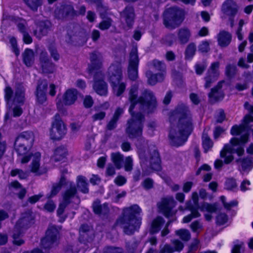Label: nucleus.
<instances>
[{"mask_svg":"<svg viewBox=\"0 0 253 253\" xmlns=\"http://www.w3.org/2000/svg\"><path fill=\"white\" fill-rule=\"evenodd\" d=\"M137 87L133 86L129 91V100L130 106L129 111L131 115V119L128 121L127 127L126 132L130 138H135L140 136L142 132V122L144 118L143 116L137 113L134 114L132 112L135 106H138L142 110H147L148 112L152 111L157 105L156 99L150 91H146L142 96L137 99Z\"/></svg>","mask_w":253,"mask_h":253,"instance_id":"nucleus-1","label":"nucleus"},{"mask_svg":"<svg viewBox=\"0 0 253 253\" xmlns=\"http://www.w3.org/2000/svg\"><path fill=\"white\" fill-rule=\"evenodd\" d=\"M172 244L174 246V250L175 251L180 252L183 248V244L180 241L177 240H174L172 242Z\"/></svg>","mask_w":253,"mask_h":253,"instance_id":"nucleus-61","label":"nucleus"},{"mask_svg":"<svg viewBox=\"0 0 253 253\" xmlns=\"http://www.w3.org/2000/svg\"><path fill=\"white\" fill-rule=\"evenodd\" d=\"M226 188L229 189L235 188L237 186L236 181L233 178H228L225 182Z\"/></svg>","mask_w":253,"mask_h":253,"instance_id":"nucleus-60","label":"nucleus"},{"mask_svg":"<svg viewBox=\"0 0 253 253\" xmlns=\"http://www.w3.org/2000/svg\"><path fill=\"white\" fill-rule=\"evenodd\" d=\"M219 62H215L211 64V66L208 71L207 76L206 77V84L205 86L206 88L209 87L211 83L217 79L219 75Z\"/></svg>","mask_w":253,"mask_h":253,"instance_id":"nucleus-17","label":"nucleus"},{"mask_svg":"<svg viewBox=\"0 0 253 253\" xmlns=\"http://www.w3.org/2000/svg\"><path fill=\"white\" fill-rule=\"evenodd\" d=\"M105 115L106 113L105 112L99 111L93 115L91 117V118L93 122L100 121L104 118Z\"/></svg>","mask_w":253,"mask_h":253,"instance_id":"nucleus-57","label":"nucleus"},{"mask_svg":"<svg viewBox=\"0 0 253 253\" xmlns=\"http://www.w3.org/2000/svg\"><path fill=\"white\" fill-rule=\"evenodd\" d=\"M124 168L126 171H130L133 168V160L130 156L126 158L124 162Z\"/></svg>","mask_w":253,"mask_h":253,"instance_id":"nucleus-46","label":"nucleus"},{"mask_svg":"<svg viewBox=\"0 0 253 253\" xmlns=\"http://www.w3.org/2000/svg\"><path fill=\"white\" fill-rule=\"evenodd\" d=\"M47 86V84L45 81H42L37 86L36 95L39 103L42 104L46 100L45 90Z\"/></svg>","mask_w":253,"mask_h":253,"instance_id":"nucleus-21","label":"nucleus"},{"mask_svg":"<svg viewBox=\"0 0 253 253\" xmlns=\"http://www.w3.org/2000/svg\"><path fill=\"white\" fill-rule=\"evenodd\" d=\"M59 238L58 229L56 227L51 226L47 229L46 236L42 239L41 243L44 248H49L57 244Z\"/></svg>","mask_w":253,"mask_h":253,"instance_id":"nucleus-11","label":"nucleus"},{"mask_svg":"<svg viewBox=\"0 0 253 253\" xmlns=\"http://www.w3.org/2000/svg\"><path fill=\"white\" fill-rule=\"evenodd\" d=\"M40 64L42 72L44 73H51L55 70L54 65L47 58V53L42 52L40 55Z\"/></svg>","mask_w":253,"mask_h":253,"instance_id":"nucleus-20","label":"nucleus"},{"mask_svg":"<svg viewBox=\"0 0 253 253\" xmlns=\"http://www.w3.org/2000/svg\"><path fill=\"white\" fill-rule=\"evenodd\" d=\"M191 213L190 214L185 216L183 218V223H188L193 218H197L200 216V213L198 211L197 209H195L194 208H192L190 209Z\"/></svg>","mask_w":253,"mask_h":253,"instance_id":"nucleus-42","label":"nucleus"},{"mask_svg":"<svg viewBox=\"0 0 253 253\" xmlns=\"http://www.w3.org/2000/svg\"><path fill=\"white\" fill-rule=\"evenodd\" d=\"M26 22L24 20L21 21V22L18 24V28L19 30L23 34V41L25 43L29 44L32 42V39L31 36L27 33L26 30V28L25 26Z\"/></svg>","mask_w":253,"mask_h":253,"instance_id":"nucleus-36","label":"nucleus"},{"mask_svg":"<svg viewBox=\"0 0 253 253\" xmlns=\"http://www.w3.org/2000/svg\"><path fill=\"white\" fill-rule=\"evenodd\" d=\"M72 187L73 182L67 180L64 176H62L58 182L53 185V190L72 188Z\"/></svg>","mask_w":253,"mask_h":253,"instance_id":"nucleus-34","label":"nucleus"},{"mask_svg":"<svg viewBox=\"0 0 253 253\" xmlns=\"http://www.w3.org/2000/svg\"><path fill=\"white\" fill-rule=\"evenodd\" d=\"M192 200L196 208H199L201 211H207L209 212H213L216 210L217 207L215 204L211 205L204 203L201 206L198 205V194L194 192L192 195Z\"/></svg>","mask_w":253,"mask_h":253,"instance_id":"nucleus-23","label":"nucleus"},{"mask_svg":"<svg viewBox=\"0 0 253 253\" xmlns=\"http://www.w3.org/2000/svg\"><path fill=\"white\" fill-rule=\"evenodd\" d=\"M184 16L183 9L176 7H170L164 13V24L168 29H174L181 24Z\"/></svg>","mask_w":253,"mask_h":253,"instance_id":"nucleus-6","label":"nucleus"},{"mask_svg":"<svg viewBox=\"0 0 253 253\" xmlns=\"http://www.w3.org/2000/svg\"><path fill=\"white\" fill-rule=\"evenodd\" d=\"M76 191H66V192L64 197V202L59 205V208L57 210L58 215H61L64 211L66 205L68 203V200L70 199L74 198V195Z\"/></svg>","mask_w":253,"mask_h":253,"instance_id":"nucleus-32","label":"nucleus"},{"mask_svg":"<svg viewBox=\"0 0 253 253\" xmlns=\"http://www.w3.org/2000/svg\"><path fill=\"white\" fill-rule=\"evenodd\" d=\"M121 16L126 21L128 26L130 27L133 23L134 17L133 8L131 7H126L121 14Z\"/></svg>","mask_w":253,"mask_h":253,"instance_id":"nucleus-29","label":"nucleus"},{"mask_svg":"<svg viewBox=\"0 0 253 253\" xmlns=\"http://www.w3.org/2000/svg\"><path fill=\"white\" fill-rule=\"evenodd\" d=\"M123 250L120 248L107 247L104 250L103 253H122Z\"/></svg>","mask_w":253,"mask_h":253,"instance_id":"nucleus-56","label":"nucleus"},{"mask_svg":"<svg viewBox=\"0 0 253 253\" xmlns=\"http://www.w3.org/2000/svg\"><path fill=\"white\" fill-rule=\"evenodd\" d=\"M25 3L32 9L36 10L42 3V0H24Z\"/></svg>","mask_w":253,"mask_h":253,"instance_id":"nucleus-45","label":"nucleus"},{"mask_svg":"<svg viewBox=\"0 0 253 253\" xmlns=\"http://www.w3.org/2000/svg\"><path fill=\"white\" fill-rule=\"evenodd\" d=\"M179 118L176 125H173L169 131V138L170 143L175 146L182 145L186 141L188 135L192 129V125L189 111L185 107L177 110L170 120L174 116Z\"/></svg>","mask_w":253,"mask_h":253,"instance_id":"nucleus-3","label":"nucleus"},{"mask_svg":"<svg viewBox=\"0 0 253 253\" xmlns=\"http://www.w3.org/2000/svg\"><path fill=\"white\" fill-rule=\"evenodd\" d=\"M196 49L195 44L193 43H190L185 50V58L187 59H191L195 55Z\"/></svg>","mask_w":253,"mask_h":253,"instance_id":"nucleus-41","label":"nucleus"},{"mask_svg":"<svg viewBox=\"0 0 253 253\" xmlns=\"http://www.w3.org/2000/svg\"><path fill=\"white\" fill-rule=\"evenodd\" d=\"M164 222L165 221L162 217H157L152 222L151 231L154 233L158 232L161 226L164 224Z\"/></svg>","mask_w":253,"mask_h":253,"instance_id":"nucleus-39","label":"nucleus"},{"mask_svg":"<svg viewBox=\"0 0 253 253\" xmlns=\"http://www.w3.org/2000/svg\"><path fill=\"white\" fill-rule=\"evenodd\" d=\"M223 12L230 16L235 15L238 11V6L232 0H227L222 5Z\"/></svg>","mask_w":253,"mask_h":253,"instance_id":"nucleus-24","label":"nucleus"},{"mask_svg":"<svg viewBox=\"0 0 253 253\" xmlns=\"http://www.w3.org/2000/svg\"><path fill=\"white\" fill-rule=\"evenodd\" d=\"M174 206L175 202L171 197L163 199L161 202L158 204L159 209L166 217L172 215L173 213L171 210Z\"/></svg>","mask_w":253,"mask_h":253,"instance_id":"nucleus-18","label":"nucleus"},{"mask_svg":"<svg viewBox=\"0 0 253 253\" xmlns=\"http://www.w3.org/2000/svg\"><path fill=\"white\" fill-rule=\"evenodd\" d=\"M202 144L205 153L208 152L213 146V142L206 133H203Z\"/></svg>","mask_w":253,"mask_h":253,"instance_id":"nucleus-38","label":"nucleus"},{"mask_svg":"<svg viewBox=\"0 0 253 253\" xmlns=\"http://www.w3.org/2000/svg\"><path fill=\"white\" fill-rule=\"evenodd\" d=\"M41 158V154L39 152H36L31 155L30 171L36 175H41L46 172V169L42 165Z\"/></svg>","mask_w":253,"mask_h":253,"instance_id":"nucleus-15","label":"nucleus"},{"mask_svg":"<svg viewBox=\"0 0 253 253\" xmlns=\"http://www.w3.org/2000/svg\"><path fill=\"white\" fill-rule=\"evenodd\" d=\"M32 147L25 144L15 143V150L18 154V160L21 163L26 164L30 161L32 155L30 151Z\"/></svg>","mask_w":253,"mask_h":253,"instance_id":"nucleus-16","label":"nucleus"},{"mask_svg":"<svg viewBox=\"0 0 253 253\" xmlns=\"http://www.w3.org/2000/svg\"><path fill=\"white\" fill-rule=\"evenodd\" d=\"M142 210L137 205H133L123 210L122 215L116 222V224L123 228L124 232L128 235L131 234L139 228L141 219L137 218Z\"/></svg>","mask_w":253,"mask_h":253,"instance_id":"nucleus-4","label":"nucleus"},{"mask_svg":"<svg viewBox=\"0 0 253 253\" xmlns=\"http://www.w3.org/2000/svg\"><path fill=\"white\" fill-rule=\"evenodd\" d=\"M190 36V31L187 28H181L178 31V38L182 43H186L189 41Z\"/></svg>","mask_w":253,"mask_h":253,"instance_id":"nucleus-35","label":"nucleus"},{"mask_svg":"<svg viewBox=\"0 0 253 253\" xmlns=\"http://www.w3.org/2000/svg\"><path fill=\"white\" fill-rule=\"evenodd\" d=\"M232 40L231 35L228 32L222 31L217 35L218 44L221 47L228 46Z\"/></svg>","mask_w":253,"mask_h":253,"instance_id":"nucleus-25","label":"nucleus"},{"mask_svg":"<svg viewBox=\"0 0 253 253\" xmlns=\"http://www.w3.org/2000/svg\"><path fill=\"white\" fill-rule=\"evenodd\" d=\"M227 216L225 213H220L216 217V222L219 225H223L227 221Z\"/></svg>","mask_w":253,"mask_h":253,"instance_id":"nucleus-58","label":"nucleus"},{"mask_svg":"<svg viewBox=\"0 0 253 253\" xmlns=\"http://www.w3.org/2000/svg\"><path fill=\"white\" fill-rule=\"evenodd\" d=\"M93 210L96 214H105L109 212V209L108 205L104 204L100 205V202L97 200L95 201L92 205Z\"/></svg>","mask_w":253,"mask_h":253,"instance_id":"nucleus-30","label":"nucleus"},{"mask_svg":"<svg viewBox=\"0 0 253 253\" xmlns=\"http://www.w3.org/2000/svg\"><path fill=\"white\" fill-rule=\"evenodd\" d=\"M10 174L12 176L18 175L20 179H24L27 177V174L20 169H14L11 171Z\"/></svg>","mask_w":253,"mask_h":253,"instance_id":"nucleus-49","label":"nucleus"},{"mask_svg":"<svg viewBox=\"0 0 253 253\" xmlns=\"http://www.w3.org/2000/svg\"><path fill=\"white\" fill-rule=\"evenodd\" d=\"M245 109L248 110L250 114L244 118L242 124L240 126H234L231 129V134L233 135H238L245 132L239 139L233 137L230 140L229 143L224 145L220 152V156L224 158V162L229 164L233 159V153H237L238 156H242L244 153V146L248 141L249 134L246 131L249 125L253 122V105H250L248 102L244 104Z\"/></svg>","mask_w":253,"mask_h":253,"instance_id":"nucleus-2","label":"nucleus"},{"mask_svg":"<svg viewBox=\"0 0 253 253\" xmlns=\"http://www.w3.org/2000/svg\"><path fill=\"white\" fill-rule=\"evenodd\" d=\"M142 185L144 188L152 189L154 188V183L152 179L146 178L142 182Z\"/></svg>","mask_w":253,"mask_h":253,"instance_id":"nucleus-59","label":"nucleus"},{"mask_svg":"<svg viewBox=\"0 0 253 253\" xmlns=\"http://www.w3.org/2000/svg\"><path fill=\"white\" fill-rule=\"evenodd\" d=\"M108 74L113 93L116 96H120L125 90L126 87L124 83L120 82L122 78V67L120 63L112 64L108 69Z\"/></svg>","mask_w":253,"mask_h":253,"instance_id":"nucleus-5","label":"nucleus"},{"mask_svg":"<svg viewBox=\"0 0 253 253\" xmlns=\"http://www.w3.org/2000/svg\"><path fill=\"white\" fill-rule=\"evenodd\" d=\"M78 91L75 89H69L63 95L62 98H57L56 105L59 110L63 109L64 106L73 104L78 98Z\"/></svg>","mask_w":253,"mask_h":253,"instance_id":"nucleus-10","label":"nucleus"},{"mask_svg":"<svg viewBox=\"0 0 253 253\" xmlns=\"http://www.w3.org/2000/svg\"><path fill=\"white\" fill-rule=\"evenodd\" d=\"M151 68L154 71H160V72L156 74H152L150 71L147 72L146 76L149 84L154 85L157 82L163 81L166 73L165 65L159 61L154 60L151 64Z\"/></svg>","mask_w":253,"mask_h":253,"instance_id":"nucleus-8","label":"nucleus"},{"mask_svg":"<svg viewBox=\"0 0 253 253\" xmlns=\"http://www.w3.org/2000/svg\"><path fill=\"white\" fill-rule=\"evenodd\" d=\"M29 219L28 217L24 216L16 223L12 236L14 244L20 246L24 243V241L21 239L20 237L23 229L28 227Z\"/></svg>","mask_w":253,"mask_h":253,"instance_id":"nucleus-12","label":"nucleus"},{"mask_svg":"<svg viewBox=\"0 0 253 253\" xmlns=\"http://www.w3.org/2000/svg\"><path fill=\"white\" fill-rule=\"evenodd\" d=\"M48 28L44 23H42L35 31V35L39 38L45 35L48 32Z\"/></svg>","mask_w":253,"mask_h":253,"instance_id":"nucleus-40","label":"nucleus"},{"mask_svg":"<svg viewBox=\"0 0 253 253\" xmlns=\"http://www.w3.org/2000/svg\"><path fill=\"white\" fill-rule=\"evenodd\" d=\"M111 199L112 200L117 202L120 198L124 197L126 195V193L122 191L121 193H119L117 191H111Z\"/></svg>","mask_w":253,"mask_h":253,"instance_id":"nucleus-52","label":"nucleus"},{"mask_svg":"<svg viewBox=\"0 0 253 253\" xmlns=\"http://www.w3.org/2000/svg\"><path fill=\"white\" fill-rule=\"evenodd\" d=\"M190 228L193 232L199 234L203 229V225L199 221L196 220L191 224Z\"/></svg>","mask_w":253,"mask_h":253,"instance_id":"nucleus-47","label":"nucleus"},{"mask_svg":"<svg viewBox=\"0 0 253 253\" xmlns=\"http://www.w3.org/2000/svg\"><path fill=\"white\" fill-rule=\"evenodd\" d=\"M174 252V249L170 245L165 244L160 245L159 253H172Z\"/></svg>","mask_w":253,"mask_h":253,"instance_id":"nucleus-48","label":"nucleus"},{"mask_svg":"<svg viewBox=\"0 0 253 253\" xmlns=\"http://www.w3.org/2000/svg\"><path fill=\"white\" fill-rule=\"evenodd\" d=\"M139 156L142 160H148L150 163L152 168L155 170H159L161 169L160 159L158 152L154 149L152 154H148V152H139Z\"/></svg>","mask_w":253,"mask_h":253,"instance_id":"nucleus-14","label":"nucleus"},{"mask_svg":"<svg viewBox=\"0 0 253 253\" xmlns=\"http://www.w3.org/2000/svg\"><path fill=\"white\" fill-rule=\"evenodd\" d=\"M93 103V99L90 95L85 96L83 101V104L85 108H89L91 107Z\"/></svg>","mask_w":253,"mask_h":253,"instance_id":"nucleus-51","label":"nucleus"},{"mask_svg":"<svg viewBox=\"0 0 253 253\" xmlns=\"http://www.w3.org/2000/svg\"><path fill=\"white\" fill-rule=\"evenodd\" d=\"M93 88L99 95L106 96L108 93L107 84L103 80H98L96 77H95Z\"/></svg>","mask_w":253,"mask_h":253,"instance_id":"nucleus-22","label":"nucleus"},{"mask_svg":"<svg viewBox=\"0 0 253 253\" xmlns=\"http://www.w3.org/2000/svg\"><path fill=\"white\" fill-rule=\"evenodd\" d=\"M77 187L79 189H87L88 184L85 177L83 176H78L77 178Z\"/></svg>","mask_w":253,"mask_h":253,"instance_id":"nucleus-44","label":"nucleus"},{"mask_svg":"<svg viewBox=\"0 0 253 253\" xmlns=\"http://www.w3.org/2000/svg\"><path fill=\"white\" fill-rule=\"evenodd\" d=\"M175 233L183 241H188L191 237L190 233L187 229H181L176 231Z\"/></svg>","mask_w":253,"mask_h":253,"instance_id":"nucleus-43","label":"nucleus"},{"mask_svg":"<svg viewBox=\"0 0 253 253\" xmlns=\"http://www.w3.org/2000/svg\"><path fill=\"white\" fill-rule=\"evenodd\" d=\"M223 84H224V81L220 82L216 87L211 89V92L209 94V96L211 100L213 99L215 100H219L224 97V94L220 90Z\"/></svg>","mask_w":253,"mask_h":253,"instance_id":"nucleus-26","label":"nucleus"},{"mask_svg":"<svg viewBox=\"0 0 253 253\" xmlns=\"http://www.w3.org/2000/svg\"><path fill=\"white\" fill-rule=\"evenodd\" d=\"M4 97L7 104L10 105L12 103H23L24 101V89L21 86L13 92L12 88L6 85L4 88Z\"/></svg>","mask_w":253,"mask_h":253,"instance_id":"nucleus-9","label":"nucleus"},{"mask_svg":"<svg viewBox=\"0 0 253 253\" xmlns=\"http://www.w3.org/2000/svg\"><path fill=\"white\" fill-rule=\"evenodd\" d=\"M35 136L32 131H24L20 133L16 138L15 143L33 146Z\"/></svg>","mask_w":253,"mask_h":253,"instance_id":"nucleus-19","label":"nucleus"},{"mask_svg":"<svg viewBox=\"0 0 253 253\" xmlns=\"http://www.w3.org/2000/svg\"><path fill=\"white\" fill-rule=\"evenodd\" d=\"M10 42L12 46L13 51L15 53L16 56L19 55L20 52L19 49L17 48V42L15 38L12 37L10 39Z\"/></svg>","mask_w":253,"mask_h":253,"instance_id":"nucleus-62","label":"nucleus"},{"mask_svg":"<svg viewBox=\"0 0 253 253\" xmlns=\"http://www.w3.org/2000/svg\"><path fill=\"white\" fill-rule=\"evenodd\" d=\"M91 64L89 66L90 71L100 69L102 67V60L100 56L96 53L90 55Z\"/></svg>","mask_w":253,"mask_h":253,"instance_id":"nucleus-31","label":"nucleus"},{"mask_svg":"<svg viewBox=\"0 0 253 253\" xmlns=\"http://www.w3.org/2000/svg\"><path fill=\"white\" fill-rule=\"evenodd\" d=\"M137 51L136 48H133L130 54V58L128 67L129 78L135 80L138 76L137 67L138 65Z\"/></svg>","mask_w":253,"mask_h":253,"instance_id":"nucleus-13","label":"nucleus"},{"mask_svg":"<svg viewBox=\"0 0 253 253\" xmlns=\"http://www.w3.org/2000/svg\"><path fill=\"white\" fill-rule=\"evenodd\" d=\"M67 128L60 116L56 114L53 118L49 130V136L52 139L60 140L66 134Z\"/></svg>","mask_w":253,"mask_h":253,"instance_id":"nucleus-7","label":"nucleus"},{"mask_svg":"<svg viewBox=\"0 0 253 253\" xmlns=\"http://www.w3.org/2000/svg\"><path fill=\"white\" fill-rule=\"evenodd\" d=\"M239 162L244 170L251 168L253 166V162L249 159L239 161Z\"/></svg>","mask_w":253,"mask_h":253,"instance_id":"nucleus-53","label":"nucleus"},{"mask_svg":"<svg viewBox=\"0 0 253 253\" xmlns=\"http://www.w3.org/2000/svg\"><path fill=\"white\" fill-rule=\"evenodd\" d=\"M220 199L225 208L227 210H230L232 207L236 206L238 204V202L236 201H232L228 203H226L225 197L224 196H221Z\"/></svg>","mask_w":253,"mask_h":253,"instance_id":"nucleus-50","label":"nucleus"},{"mask_svg":"<svg viewBox=\"0 0 253 253\" xmlns=\"http://www.w3.org/2000/svg\"><path fill=\"white\" fill-rule=\"evenodd\" d=\"M56 14L59 18L68 16H73L76 15L75 11L71 5L63 6L60 10L56 11Z\"/></svg>","mask_w":253,"mask_h":253,"instance_id":"nucleus-28","label":"nucleus"},{"mask_svg":"<svg viewBox=\"0 0 253 253\" xmlns=\"http://www.w3.org/2000/svg\"><path fill=\"white\" fill-rule=\"evenodd\" d=\"M23 59L27 66H31L33 64L35 59L34 51L30 49H26L22 54Z\"/></svg>","mask_w":253,"mask_h":253,"instance_id":"nucleus-33","label":"nucleus"},{"mask_svg":"<svg viewBox=\"0 0 253 253\" xmlns=\"http://www.w3.org/2000/svg\"><path fill=\"white\" fill-rule=\"evenodd\" d=\"M111 21L108 19L102 21L99 24V28L102 30L108 29L111 26Z\"/></svg>","mask_w":253,"mask_h":253,"instance_id":"nucleus-63","label":"nucleus"},{"mask_svg":"<svg viewBox=\"0 0 253 253\" xmlns=\"http://www.w3.org/2000/svg\"><path fill=\"white\" fill-rule=\"evenodd\" d=\"M123 157V155L119 152L113 153L111 154V160L117 169L122 168Z\"/></svg>","mask_w":253,"mask_h":253,"instance_id":"nucleus-37","label":"nucleus"},{"mask_svg":"<svg viewBox=\"0 0 253 253\" xmlns=\"http://www.w3.org/2000/svg\"><path fill=\"white\" fill-rule=\"evenodd\" d=\"M236 67L235 66L228 65L226 67V74L230 76L233 75L235 71Z\"/></svg>","mask_w":253,"mask_h":253,"instance_id":"nucleus-64","label":"nucleus"},{"mask_svg":"<svg viewBox=\"0 0 253 253\" xmlns=\"http://www.w3.org/2000/svg\"><path fill=\"white\" fill-rule=\"evenodd\" d=\"M56 208V205L52 201L49 200L44 205L43 209L48 212H53Z\"/></svg>","mask_w":253,"mask_h":253,"instance_id":"nucleus-54","label":"nucleus"},{"mask_svg":"<svg viewBox=\"0 0 253 253\" xmlns=\"http://www.w3.org/2000/svg\"><path fill=\"white\" fill-rule=\"evenodd\" d=\"M68 155L67 149L63 147H58L54 151L52 160L55 162L64 161Z\"/></svg>","mask_w":253,"mask_h":253,"instance_id":"nucleus-27","label":"nucleus"},{"mask_svg":"<svg viewBox=\"0 0 253 253\" xmlns=\"http://www.w3.org/2000/svg\"><path fill=\"white\" fill-rule=\"evenodd\" d=\"M210 43L208 41L202 42L199 45V50L201 52H207L210 50Z\"/></svg>","mask_w":253,"mask_h":253,"instance_id":"nucleus-55","label":"nucleus"}]
</instances>
